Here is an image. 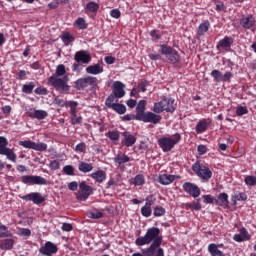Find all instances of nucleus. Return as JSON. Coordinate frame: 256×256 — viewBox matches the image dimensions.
Returning <instances> with one entry per match:
<instances>
[{"mask_svg":"<svg viewBox=\"0 0 256 256\" xmlns=\"http://www.w3.org/2000/svg\"><path fill=\"white\" fill-rule=\"evenodd\" d=\"M211 77H213L218 83L219 82H227L231 81V78L233 77V73L226 72L225 74L221 73L219 70H213L211 72Z\"/></svg>","mask_w":256,"mask_h":256,"instance_id":"obj_16","label":"nucleus"},{"mask_svg":"<svg viewBox=\"0 0 256 256\" xmlns=\"http://www.w3.org/2000/svg\"><path fill=\"white\" fill-rule=\"evenodd\" d=\"M153 213V210L151 209V207L144 205L141 208V214L143 215V217H151V214Z\"/></svg>","mask_w":256,"mask_h":256,"instance_id":"obj_46","label":"nucleus"},{"mask_svg":"<svg viewBox=\"0 0 256 256\" xmlns=\"http://www.w3.org/2000/svg\"><path fill=\"white\" fill-rule=\"evenodd\" d=\"M122 136L124 137L122 140V145H125V147H133L134 143H137V138H135V136L130 134L128 131L123 132Z\"/></svg>","mask_w":256,"mask_h":256,"instance_id":"obj_21","label":"nucleus"},{"mask_svg":"<svg viewBox=\"0 0 256 256\" xmlns=\"http://www.w3.org/2000/svg\"><path fill=\"white\" fill-rule=\"evenodd\" d=\"M75 27H77L78 29H87V22H85L84 18H78L76 19V21L74 22Z\"/></svg>","mask_w":256,"mask_h":256,"instance_id":"obj_41","label":"nucleus"},{"mask_svg":"<svg viewBox=\"0 0 256 256\" xmlns=\"http://www.w3.org/2000/svg\"><path fill=\"white\" fill-rule=\"evenodd\" d=\"M161 53L162 55L166 56V58L168 59V61H170V63H179V61H181V57L179 56V53H177V51L170 46L162 45Z\"/></svg>","mask_w":256,"mask_h":256,"instance_id":"obj_8","label":"nucleus"},{"mask_svg":"<svg viewBox=\"0 0 256 256\" xmlns=\"http://www.w3.org/2000/svg\"><path fill=\"white\" fill-rule=\"evenodd\" d=\"M78 105H79V103H77L76 101H67L66 102V107H70L71 114L77 113Z\"/></svg>","mask_w":256,"mask_h":256,"instance_id":"obj_48","label":"nucleus"},{"mask_svg":"<svg viewBox=\"0 0 256 256\" xmlns=\"http://www.w3.org/2000/svg\"><path fill=\"white\" fill-rule=\"evenodd\" d=\"M86 147H87V146L85 145V143L81 142V143H79V144L76 145L75 151H76L77 153H83V151H85Z\"/></svg>","mask_w":256,"mask_h":256,"instance_id":"obj_56","label":"nucleus"},{"mask_svg":"<svg viewBox=\"0 0 256 256\" xmlns=\"http://www.w3.org/2000/svg\"><path fill=\"white\" fill-rule=\"evenodd\" d=\"M68 189L70 191H77V189H79V183H77L76 181L70 182L68 184Z\"/></svg>","mask_w":256,"mask_h":256,"instance_id":"obj_57","label":"nucleus"},{"mask_svg":"<svg viewBox=\"0 0 256 256\" xmlns=\"http://www.w3.org/2000/svg\"><path fill=\"white\" fill-rule=\"evenodd\" d=\"M34 89H35V82H30L22 86V93H26V95H31Z\"/></svg>","mask_w":256,"mask_h":256,"instance_id":"obj_38","label":"nucleus"},{"mask_svg":"<svg viewBox=\"0 0 256 256\" xmlns=\"http://www.w3.org/2000/svg\"><path fill=\"white\" fill-rule=\"evenodd\" d=\"M188 207H190V209H194L195 211H201V203L199 202H192L188 204Z\"/></svg>","mask_w":256,"mask_h":256,"instance_id":"obj_55","label":"nucleus"},{"mask_svg":"<svg viewBox=\"0 0 256 256\" xmlns=\"http://www.w3.org/2000/svg\"><path fill=\"white\" fill-rule=\"evenodd\" d=\"M163 215H165V208L156 206L154 208V217H163Z\"/></svg>","mask_w":256,"mask_h":256,"instance_id":"obj_49","label":"nucleus"},{"mask_svg":"<svg viewBox=\"0 0 256 256\" xmlns=\"http://www.w3.org/2000/svg\"><path fill=\"white\" fill-rule=\"evenodd\" d=\"M34 93H36V95H47V89L38 87L34 90Z\"/></svg>","mask_w":256,"mask_h":256,"instance_id":"obj_59","label":"nucleus"},{"mask_svg":"<svg viewBox=\"0 0 256 256\" xmlns=\"http://www.w3.org/2000/svg\"><path fill=\"white\" fill-rule=\"evenodd\" d=\"M56 77H64V75H67V70H65V65L60 64L56 68L55 72Z\"/></svg>","mask_w":256,"mask_h":256,"instance_id":"obj_40","label":"nucleus"},{"mask_svg":"<svg viewBox=\"0 0 256 256\" xmlns=\"http://www.w3.org/2000/svg\"><path fill=\"white\" fill-rule=\"evenodd\" d=\"M249 239H251V236L245 228L240 230V234L234 235V241H237V243H241V241H249Z\"/></svg>","mask_w":256,"mask_h":256,"instance_id":"obj_27","label":"nucleus"},{"mask_svg":"<svg viewBox=\"0 0 256 256\" xmlns=\"http://www.w3.org/2000/svg\"><path fill=\"white\" fill-rule=\"evenodd\" d=\"M92 169H93V164H91V163L80 162L78 165V170L81 173H91Z\"/></svg>","mask_w":256,"mask_h":256,"instance_id":"obj_31","label":"nucleus"},{"mask_svg":"<svg viewBox=\"0 0 256 256\" xmlns=\"http://www.w3.org/2000/svg\"><path fill=\"white\" fill-rule=\"evenodd\" d=\"M161 119V115L153 112H147L142 117H138V121H143L144 123H153V125L161 123Z\"/></svg>","mask_w":256,"mask_h":256,"instance_id":"obj_13","label":"nucleus"},{"mask_svg":"<svg viewBox=\"0 0 256 256\" xmlns=\"http://www.w3.org/2000/svg\"><path fill=\"white\" fill-rule=\"evenodd\" d=\"M244 181H245L246 185H249L250 187H255V185H256V177L255 176H246Z\"/></svg>","mask_w":256,"mask_h":256,"instance_id":"obj_50","label":"nucleus"},{"mask_svg":"<svg viewBox=\"0 0 256 256\" xmlns=\"http://www.w3.org/2000/svg\"><path fill=\"white\" fill-rule=\"evenodd\" d=\"M59 167H61V165L59 164V161H57V160H53L49 164V168L52 169V171H57V169H59Z\"/></svg>","mask_w":256,"mask_h":256,"instance_id":"obj_54","label":"nucleus"},{"mask_svg":"<svg viewBox=\"0 0 256 256\" xmlns=\"http://www.w3.org/2000/svg\"><path fill=\"white\" fill-rule=\"evenodd\" d=\"M63 173L65 175L74 176L75 175V168L72 165H66L63 167Z\"/></svg>","mask_w":256,"mask_h":256,"instance_id":"obj_45","label":"nucleus"},{"mask_svg":"<svg viewBox=\"0 0 256 256\" xmlns=\"http://www.w3.org/2000/svg\"><path fill=\"white\" fill-rule=\"evenodd\" d=\"M54 103L59 107H67V102H64V100L61 98H55Z\"/></svg>","mask_w":256,"mask_h":256,"instance_id":"obj_58","label":"nucleus"},{"mask_svg":"<svg viewBox=\"0 0 256 256\" xmlns=\"http://www.w3.org/2000/svg\"><path fill=\"white\" fill-rule=\"evenodd\" d=\"M202 198L204 199V203H215V199L211 195H204Z\"/></svg>","mask_w":256,"mask_h":256,"instance_id":"obj_61","label":"nucleus"},{"mask_svg":"<svg viewBox=\"0 0 256 256\" xmlns=\"http://www.w3.org/2000/svg\"><path fill=\"white\" fill-rule=\"evenodd\" d=\"M67 81H69V78L67 76H65L63 79L57 76H51L48 78V84L55 87L58 93L69 92V85H67Z\"/></svg>","mask_w":256,"mask_h":256,"instance_id":"obj_3","label":"nucleus"},{"mask_svg":"<svg viewBox=\"0 0 256 256\" xmlns=\"http://www.w3.org/2000/svg\"><path fill=\"white\" fill-rule=\"evenodd\" d=\"M72 125H79L81 124V121H83V118H81V116H77V112H74L71 114L70 116Z\"/></svg>","mask_w":256,"mask_h":256,"instance_id":"obj_44","label":"nucleus"},{"mask_svg":"<svg viewBox=\"0 0 256 256\" xmlns=\"http://www.w3.org/2000/svg\"><path fill=\"white\" fill-rule=\"evenodd\" d=\"M132 185H144L145 177L143 175H137L135 178L131 180Z\"/></svg>","mask_w":256,"mask_h":256,"instance_id":"obj_42","label":"nucleus"},{"mask_svg":"<svg viewBox=\"0 0 256 256\" xmlns=\"http://www.w3.org/2000/svg\"><path fill=\"white\" fill-rule=\"evenodd\" d=\"M74 59L76 63H84L87 65L88 63L91 62V56L87 54L86 51H78L76 52Z\"/></svg>","mask_w":256,"mask_h":256,"instance_id":"obj_19","label":"nucleus"},{"mask_svg":"<svg viewBox=\"0 0 256 256\" xmlns=\"http://www.w3.org/2000/svg\"><path fill=\"white\" fill-rule=\"evenodd\" d=\"M62 231H73V225L69 223H64L62 225Z\"/></svg>","mask_w":256,"mask_h":256,"instance_id":"obj_64","label":"nucleus"},{"mask_svg":"<svg viewBox=\"0 0 256 256\" xmlns=\"http://www.w3.org/2000/svg\"><path fill=\"white\" fill-rule=\"evenodd\" d=\"M115 99H117V96H115V94H111L110 96H108L105 102L106 107L110 109L112 105H115Z\"/></svg>","mask_w":256,"mask_h":256,"instance_id":"obj_47","label":"nucleus"},{"mask_svg":"<svg viewBox=\"0 0 256 256\" xmlns=\"http://www.w3.org/2000/svg\"><path fill=\"white\" fill-rule=\"evenodd\" d=\"M16 241H17L16 237L3 239L0 242V249H2V251H11Z\"/></svg>","mask_w":256,"mask_h":256,"instance_id":"obj_18","label":"nucleus"},{"mask_svg":"<svg viewBox=\"0 0 256 256\" xmlns=\"http://www.w3.org/2000/svg\"><path fill=\"white\" fill-rule=\"evenodd\" d=\"M39 252L41 253V255L53 256L55 255V253H57V245L48 241L40 247Z\"/></svg>","mask_w":256,"mask_h":256,"instance_id":"obj_14","label":"nucleus"},{"mask_svg":"<svg viewBox=\"0 0 256 256\" xmlns=\"http://www.w3.org/2000/svg\"><path fill=\"white\" fill-rule=\"evenodd\" d=\"M113 94L116 97V99H121L125 97V84L120 81H115L113 83Z\"/></svg>","mask_w":256,"mask_h":256,"instance_id":"obj_17","label":"nucleus"},{"mask_svg":"<svg viewBox=\"0 0 256 256\" xmlns=\"http://www.w3.org/2000/svg\"><path fill=\"white\" fill-rule=\"evenodd\" d=\"M19 145L25 149H33L34 151H47V144L43 142L36 143L31 140H24L20 141Z\"/></svg>","mask_w":256,"mask_h":256,"instance_id":"obj_9","label":"nucleus"},{"mask_svg":"<svg viewBox=\"0 0 256 256\" xmlns=\"http://www.w3.org/2000/svg\"><path fill=\"white\" fill-rule=\"evenodd\" d=\"M231 45H233V38L226 36L219 41L217 49H225V51H229V49H231Z\"/></svg>","mask_w":256,"mask_h":256,"instance_id":"obj_22","label":"nucleus"},{"mask_svg":"<svg viewBox=\"0 0 256 256\" xmlns=\"http://www.w3.org/2000/svg\"><path fill=\"white\" fill-rule=\"evenodd\" d=\"M153 111L154 113H163V111L173 113V111H175V100L171 98H164L160 102L154 103Z\"/></svg>","mask_w":256,"mask_h":256,"instance_id":"obj_2","label":"nucleus"},{"mask_svg":"<svg viewBox=\"0 0 256 256\" xmlns=\"http://www.w3.org/2000/svg\"><path fill=\"white\" fill-rule=\"evenodd\" d=\"M9 145V141L7 138L0 136V155H5L9 161L12 163L17 162V155L13 150L7 147Z\"/></svg>","mask_w":256,"mask_h":256,"instance_id":"obj_7","label":"nucleus"},{"mask_svg":"<svg viewBox=\"0 0 256 256\" xmlns=\"http://www.w3.org/2000/svg\"><path fill=\"white\" fill-rule=\"evenodd\" d=\"M214 202L216 205L223 207V209H229V195H227V193L219 194Z\"/></svg>","mask_w":256,"mask_h":256,"instance_id":"obj_20","label":"nucleus"},{"mask_svg":"<svg viewBox=\"0 0 256 256\" xmlns=\"http://www.w3.org/2000/svg\"><path fill=\"white\" fill-rule=\"evenodd\" d=\"M80 193L77 194L76 198L78 201H87L89 195L93 193V187L87 185L85 182L79 184Z\"/></svg>","mask_w":256,"mask_h":256,"instance_id":"obj_11","label":"nucleus"},{"mask_svg":"<svg viewBox=\"0 0 256 256\" xmlns=\"http://www.w3.org/2000/svg\"><path fill=\"white\" fill-rule=\"evenodd\" d=\"M155 201H157V198H155L153 195H150L146 198L145 205L151 208L152 205H155Z\"/></svg>","mask_w":256,"mask_h":256,"instance_id":"obj_52","label":"nucleus"},{"mask_svg":"<svg viewBox=\"0 0 256 256\" xmlns=\"http://www.w3.org/2000/svg\"><path fill=\"white\" fill-rule=\"evenodd\" d=\"M183 189H184L185 193H188V195H191L194 198H197V197H199V195H201V189L198 188L197 185H195L191 182L184 183Z\"/></svg>","mask_w":256,"mask_h":256,"instance_id":"obj_15","label":"nucleus"},{"mask_svg":"<svg viewBox=\"0 0 256 256\" xmlns=\"http://www.w3.org/2000/svg\"><path fill=\"white\" fill-rule=\"evenodd\" d=\"M21 199L23 201H32L34 205H41V203H45V197L41 195L39 192H32L30 194H26L24 196H21Z\"/></svg>","mask_w":256,"mask_h":256,"instance_id":"obj_12","label":"nucleus"},{"mask_svg":"<svg viewBox=\"0 0 256 256\" xmlns=\"http://www.w3.org/2000/svg\"><path fill=\"white\" fill-rule=\"evenodd\" d=\"M106 136L114 143V145H117L119 143V131H109Z\"/></svg>","mask_w":256,"mask_h":256,"instance_id":"obj_36","label":"nucleus"},{"mask_svg":"<svg viewBox=\"0 0 256 256\" xmlns=\"http://www.w3.org/2000/svg\"><path fill=\"white\" fill-rule=\"evenodd\" d=\"M48 113L45 110H34V112L30 115L33 119L43 120L47 117Z\"/></svg>","mask_w":256,"mask_h":256,"instance_id":"obj_34","label":"nucleus"},{"mask_svg":"<svg viewBox=\"0 0 256 256\" xmlns=\"http://www.w3.org/2000/svg\"><path fill=\"white\" fill-rule=\"evenodd\" d=\"M86 9L90 12V13H97L99 11V5L96 2H89L86 5Z\"/></svg>","mask_w":256,"mask_h":256,"instance_id":"obj_39","label":"nucleus"},{"mask_svg":"<svg viewBox=\"0 0 256 256\" xmlns=\"http://www.w3.org/2000/svg\"><path fill=\"white\" fill-rule=\"evenodd\" d=\"M175 181V175L171 174H160L158 182L160 185H171Z\"/></svg>","mask_w":256,"mask_h":256,"instance_id":"obj_26","label":"nucleus"},{"mask_svg":"<svg viewBox=\"0 0 256 256\" xmlns=\"http://www.w3.org/2000/svg\"><path fill=\"white\" fill-rule=\"evenodd\" d=\"M131 161V158L125 154H119L114 158V162H116L118 165H123V163H129Z\"/></svg>","mask_w":256,"mask_h":256,"instance_id":"obj_35","label":"nucleus"},{"mask_svg":"<svg viewBox=\"0 0 256 256\" xmlns=\"http://www.w3.org/2000/svg\"><path fill=\"white\" fill-rule=\"evenodd\" d=\"M103 71V65L101 64H94L86 67V73H88L89 75H101Z\"/></svg>","mask_w":256,"mask_h":256,"instance_id":"obj_24","label":"nucleus"},{"mask_svg":"<svg viewBox=\"0 0 256 256\" xmlns=\"http://www.w3.org/2000/svg\"><path fill=\"white\" fill-rule=\"evenodd\" d=\"M111 17H113L114 19H119V17H121V11H119L118 9L112 10Z\"/></svg>","mask_w":256,"mask_h":256,"instance_id":"obj_63","label":"nucleus"},{"mask_svg":"<svg viewBox=\"0 0 256 256\" xmlns=\"http://www.w3.org/2000/svg\"><path fill=\"white\" fill-rule=\"evenodd\" d=\"M110 109H113V111L118 113V115H125V113H127V107H125V105L119 104V103L112 105V107Z\"/></svg>","mask_w":256,"mask_h":256,"instance_id":"obj_33","label":"nucleus"},{"mask_svg":"<svg viewBox=\"0 0 256 256\" xmlns=\"http://www.w3.org/2000/svg\"><path fill=\"white\" fill-rule=\"evenodd\" d=\"M209 27H211L209 21H204L199 25L197 35H199V37H201V35H205V33L209 31Z\"/></svg>","mask_w":256,"mask_h":256,"instance_id":"obj_32","label":"nucleus"},{"mask_svg":"<svg viewBox=\"0 0 256 256\" xmlns=\"http://www.w3.org/2000/svg\"><path fill=\"white\" fill-rule=\"evenodd\" d=\"M0 237H11V232L7 229V226L1 225L0 226Z\"/></svg>","mask_w":256,"mask_h":256,"instance_id":"obj_51","label":"nucleus"},{"mask_svg":"<svg viewBox=\"0 0 256 256\" xmlns=\"http://www.w3.org/2000/svg\"><path fill=\"white\" fill-rule=\"evenodd\" d=\"M249 111L247 110V107L240 106L236 110V114L241 117L243 115H247Z\"/></svg>","mask_w":256,"mask_h":256,"instance_id":"obj_53","label":"nucleus"},{"mask_svg":"<svg viewBox=\"0 0 256 256\" xmlns=\"http://www.w3.org/2000/svg\"><path fill=\"white\" fill-rule=\"evenodd\" d=\"M147 102L145 100H140L136 107V121H139V117H143L145 114V107Z\"/></svg>","mask_w":256,"mask_h":256,"instance_id":"obj_28","label":"nucleus"},{"mask_svg":"<svg viewBox=\"0 0 256 256\" xmlns=\"http://www.w3.org/2000/svg\"><path fill=\"white\" fill-rule=\"evenodd\" d=\"M181 141V135L175 134L172 136V138L169 137H163L158 140V145L161 147L162 151L164 153H169L177 143Z\"/></svg>","mask_w":256,"mask_h":256,"instance_id":"obj_4","label":"nucleus"},{"mask_svg":"<svg viewBox=\"0 0 256 256\" xmlns=\"http://www.w3.org/2000/svg\"><path fill=\"white\" fill-rule=\"evenodd\" d=\"M219 247H223V244H210L208 246V253H210L211 256H225V253L219 250Z\"/></svg>","mask_w":256,"mask_h":256,"instance_id":"obj_23","label":"nucleus"},{"mask_svg":"<svg viewBox=\"0 0 256 256\" xmlns=\"http://www.w3.org/2000/svg\"><path fill=\"white\" fill-rule=\"evenodd\" d=\"M240 25L243 29H251L255 25V18L252 15L243 17L240 19Z\"/></svg>","mask_w":256,"mask_h":256,"instance_id":"obj_25","label":"nucleus"},{"mask_svg":"<svg viewBox=\"0 0 256 256\" xmlns=\"http://www.w3.org/2000/svg\"><path fill=\"white\" fill-rule=\"evenodd\" d=\"M199 155H205L207 153V146L199 145L197 148Z\"/></svg>","mask_w":256,"mask_h":256,"instance_id":"obj_60","label":"nucleus"},{"mask_svg":"<svg viewBox=\"0 0 256 256\" xmlns=\"http://www.w3.org/2000/svg\"><path fill=\"white\" fill-rule=\"evenodd\" d=\"M61 39L65 45H70V43H73V41H75V37H73V35H71L69 32H64L61 35Z\"/></svg>","mask_w":256,"mask_h":256,"instance_id":"obj_37","label":"nucleus"},{"mask_svg":"<svg viewBox=\"0 0 256 256\" xmlns=\"http://www.w3.org/2000/svg\"><path fill=\"white\" fill-rule=\"evenodd\" d=\"M21 182L24 185H47V180L41 176H22Z\"/></svg>","mask_w":256,"mask_h":256,"instance_id":"obj_10","label":"nucleus"},{"mask_svg":"<svg viewBox=\"0 0 256 256\" xmlns=\"http://www.w3.org/2000/svg\"><path fill=\"white\" fill-rule=\"evenodd\" d=\"M160 246L151 244L148 248L142 249L143 256H155V252Z\"/></svg>","mask_w":256,"mask_h":256,"instance_id":"obj_30","label":"nucleus"},{"mask_svg":"<svg viewBox=\"0 0 256 256\" xmlns=\"http://www.w3.org/2000/svg\"><path fill=\"white\" fill-rule=\"evenodd\" d=\"M74 87L77 89V91H83V89H86V87L95 89L97 87V77L86 76L84 78H80L75 81Z\"/></svg>","mask_w":256,"mask_h":256,"instance_id":"obj_5","label":"nucleus"},{"mask_svg":"<svg viewBox=\"0 0 256 256\" xmlns=\"http://www.w3.org/2000/svg\"><path fill=\"white\" fill-rule=\"evenodd\" d=\"M91 219H101L103 217V213L101 212H92L90 213Z\"/></svg>","mask_w":256,"mask_h":256,"instance_id":"obj_62","label":"nucleus"},{"mask_svg":"<svg viewBox=\"0 0 256 256\" xmlns=\"http://www.w3.org/2000/svg\"><path fill=\"white\" fill-rule=\"evenodd\" d=\"M161 233V230L157 227L149 228L145 234V236L138 237L135 240V245L137 247H143V245H158L161 246V243H163V238L159 236Z\"/></svg>","mask_w":256,"mask_h":256,"instance_id":"obj_1","label":"nucleus"},{"mask_svg":"<svg viewBox=\"0 0 256 256\" xmlns=\"http://www.w3.org/2000/svg\"><path fill=\"white\" fill-rule=\"evenodd\" d=\"M196 131L197 133H204V131H207V122L200 121L196 125Z\"/></svg>","mask_w":256,"mask_h":256,"instance_id":"obj_43","label":"nucleus"},{"mask_svg":"<svg viewBox=\"0 0 256 256\" xmlns=\"http://www.w3.org/2000/svg\"><path fill=\"white\" fill-rule=\"evenodd\" d=\"M92 179L96 181V183H103L107 179V174L103 170H98L91 174Z\"/></svg>","mask_w":256,"mask_h":256,"instance_id":"obj_29","label":"nucleus"},{"mask_svg":"<svg viewBox=\"0 0 256 256\" xmlns=\"http://www.w3.org/2000/svg\"><path fill=\"white\" fill-rule=\"evenodd\" d=\"M192 171H194V173H196V175L199 176L203 181H209V179L213 177V172H211L209 167L199 162H195V164L192 166Z\"/></svg>","mask_w":256,"mask_h":256,"instance_id":"obj_6","label":"nucleus"}]
</instances>
